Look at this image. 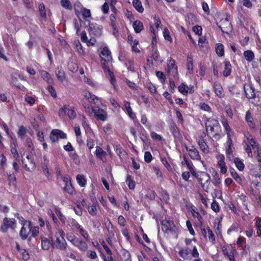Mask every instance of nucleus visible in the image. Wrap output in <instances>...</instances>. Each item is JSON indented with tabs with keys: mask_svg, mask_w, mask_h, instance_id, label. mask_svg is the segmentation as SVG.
Wrapping results in <instances>:
<instances>
[{
	"mask_svg": "<svg viewBox=\"0 0 261 261\" xmlns=\"http://www.w3.org/2000/svg\"><path fill=\"white\" fill-rule=\"evenodd\" d=\"M140 138L142 141L144 147L149 146L150 145V140L148 139L147 133L145 132L140 134Z\"/></svg>",
	"mask_w": 261,
	"mask_h": 261,
	"instance_id": "24",
	"label": "nucleus"
},
{
	"mask_svg": "<svg viewBox=\"0 0 261 261\" xmlns=\"http://www.w3.org/2000/svg\"><path fill=\"white\" fill-rule=\"evenodd\" d=\"M213 89L215 94L219 98H222L224 96L225 94L223 88L219 83L215 82L213 85Z\"/></svg>",
	"mask_w": 261,
	"mask_h": 261,
	"instance_id": "16",
	"label": "nucleus"
},
{
	"mask_svg": "<svg viewBox=\"0 0 261 261\" xmlns=\"http://www.w3.org/2000/svg\"><path fill=\"white\" fill-rule=\"evenodd\" d=\"M21 255H22V258L23 260H28L29 258H30V255H29V253L28 252V251L25 250V249H23L22 250H21V251L20 252H19Z\"/></svg>",
	"mask_w": 261,
	"mask_h": 261,
	"instance_id": "54",
	"label": "nucleus"
},
{
	"mask_svg": "<svg viewBox=\"0 0 261 261\" xmlns=\"http://www.w3.org/2000/svg\"><path fill=\"white\" fill-rule=\"evenodd\" d=\"M87 255L88 257L92 259H94L97 258L96 253L94 251H88Z\"/></svg>",
	"mask_w": 261,
	"mask_h": 261,
	"instance_id": "61",
	"label": "nucleus"
},
{
	"mask_svg": "<svg viewBox=\"0 0 261 261\" xmlns=\"http://www.w3.org/2000/svg\"><path fill=\"white\" fill-rule=\"evenodd\" d=\"M152 156L151 153L149 151H146L144 154V160L147 163H149L151 161Z\"/></svg>",
	"mask_w": 261,
	"mask_h": 261,
	"instance_id": "56",
	"label": "nucleus"
},
{
	"mask_svg": "<svg viewBox=\"0 0 261 261\" xmlns=\"http://www.w3.org/2000/svg\"><path fill=\"white\" fill-rule=\"evenodd\" d=\"M210 178V175L206 172L203 173L198 178L199 182L200 183L203 190L206 192H208L209 189Z\"/></svg>",
	"mask_w": 261,
	"mask_h": 261,
	"instance_id": "10",
	"label": "nucleus"
},
{
	"mask_svg": "<svg viewBox=\"0 0 261 261\" xmlns=\"http://www.w3.org/2000/svg\"><path fill=\"white\" fill-rule=\"evenodd\" d=\"M185 148L186 150L189 152V155L192 159L201 160V157L199 154V152L194 147L192 146L191 148H189V147L186 146Z\"/></svg>",
	"mask_w": 261,
	"mask_h": 261,
	"instance_id": "15",
	"label": "nucleus"
},
{
	"mask_svg": "<svg viewBox=\"0 0 261 261\" xmlns=\"http://www.w3.org/2000/svg\"><path fill=\"white\" fill-rule=\"evenodd\" d=\"M218 26L222 32L225 33H227L231 28V24L230 22H229L227 18L221 19L218 23Z\"/></svg>",
	"mask_w": 261,
	"mask_h": 261,
	"instance_id": "11",
	"label": "nucleus"
},
{
	"mask_svg": "<svg viewBox=\"0 0 261 261\" xmlns=\"http://www.w3.org/2000/svg\"><path fill=\"white\" fill-rule=\"evenodd\" d=\"M79 232L81 235L87 241H89V236L86 230L84 229L83 228H80L79 230Z\"/></svg>",
	"mask_w": 261,
	"mask_h": 261,
	"instance_id": "44",
	"label": "nucleus"
},
{
	"mask_svg": "<svg viewBox=\"0 0 261 261\" xmlns=\"http://www.w3.org/2000/svg\"><path fill=\"white\" fill-rule=\"evenodd\" d=\"M133 26L136 33L141 32L144 28L143 23L139 20L134 21Z\"/></svg>",
	"mask_w": 261,
	"mask_h": 261,
	"instance_id": "22",
	"label": "nucleus"
},
{
	"mask_svg": "<svg viewBox=\"0 0 261 261\" xmlns=\"http://www.w3.org/2000/svg\"><path fill=\"white\" fill-rule=\"evenodd\" d=\"M56 213L57 216L59 217L60 220L63 222L65 223L66 218L62 213L58 209H56Z\"/></svg>",
	"mask_w": 261,
	"mask_h": 261,
	"instance_id": "62",
	"label": "nucleus"
},
{
	"mask_svg": "<svg viewBox=\"0 0 261 261\" xmlns=\"http://www.w3.org/2000/svg\"><path fill=\"white\" fill-rule=\"evenodd\" d=\"M16 224V222L15 219L5 217L3 219V224L1 227L0 230L3 232H6L9 228L14 229Z\"/></svg>",
	"mask_w": 261,
	"mask_h": 261,
	"instance_id": "7",
	"label": "nucleus"
},
{
	"mask_svg": "<svg viewBox=\"0 0 261 261\" xmlns=\"http://www.w3.org/2000/svg\"><path fill=\"white\" fill-rule=\"evenodd\" d=\"M126 181L128 182V186L130 189H134L135 187V181L131 178V176L128 174Z\"/></svg>",
	"mask_w": 261,
	"mask_h": 261,
	"instance_id": "39",
	"label": "nucleus"
},
{
	"mask_svg": "<svg viewBox=\"0 0 261 261\" xmlns=\"http://www.w3.org/2000/svg\"><path fill=\"white\" fill-rule=\"evenodd\" d=\"M211 208L216 213L219 211V206L216 200H213L211 204Z\"/></svg>",
	"mask_w": 261,
	"mask_h": 261,
	"instance_id": "58",
	"label": "nucleus"
},
{
	"mask_svg": "<svg viewBox=\"0 0 261 261\" xmlns=\"http://www.w3.org/2000/svg\"><path fill=\"white\" fill-rule=\"evenodd\" d=\"M81 11L84 17L89 18L91 17V14L89 9L83 8Z\"/></svg>",
	"mask_w": 261,
	"mask_h": 261,
	"instance_id": "45",
	"label": "nucleus"
},
{
	"mask_svg": "<svg viewBox=\"0 0 261 261\" xmlns=\"http://www.w3.org/2000/svg\"><path fill=\"white\" fill-rule=\"evenodd\" d=\"M57 133L55 132V129H53L50 134V139L53 142H55L58 141L59 139L57 136Z\"/></svg>",
	"mask_w": 261,
	"mask_h": 261,
	"instance_id": "47",
	"label": "nucleus"
},
{
	"mask_svg": "<svg viewBox=\"0 0 261 261\" xmlns=\"http://www.w3.org/2000/svg\"><path fill=\"white\" fill-rule=\"evenodd\" d=\"M7 159L2 153H0V164L2 166L3 168L6 165Z\"/></svg>",
	"mask_w": 261,
	"mask_h": 261,
	"instance_id": "60",
	"label": "nucleus"
},
{
	"mask_svg": "<svg viewBox=\"0 0 261 261\" xmlns=\"http://www.w3.org/2000/svg\"><path fill=\"white\" fill-rule=\"evenodd\" d=\"M118 223L121 226H125L126 224V220L122 216H119L118 218Z\"/></svg>",
	"mask_w": 261,
	"mask_h": 261,
	"instance_id": "64",
	"label": "nucleus"
},
{
	"mask_svg": "<svg viewBox=\"0 0 261 261\" xmlns=\"http://www.w3.org/2000/svg\"><path fill=\"white\" fill-rule=\"evenodd\" d=\"M11 152L12 154L13 157L15 159L16 161H19V155L17 151V148L15 147H13V145H11Z\"/></svg>",
	"mask_w": 261,
	"mask_h": 261,
	"instance_id": "36",
	"label": "nucleus"
},
{
	"mask_svg": "<svg viewBox=\"0 0 261 261\" xmlns=\"http://www.w3.org/2000/svg\"><path fill=\"white\" fill-rule=\"evenodd\" d=\"M64 189L66 192L70 194H72L74 191L73 187L72 186L71 183L66 184Z\"/></svg>",
	"mask_w": 261,
	"mask_h": 261,
	"instance_id": "46",
	"label": "nucleus"
},
{
	"mask_svg": "<svg viewBox=\"0 0 261 261\" xmlns=\"http://www.w3.org/2000/svg\"><path fill=\"white\" fill-rule=\"evenodd\" d=\"M230 173H231V176L235 179V180L238 183H240V182L241 181V178L238 175V173L234 169H232L230 170Z\"/></svg>",
	"mask_w": 261,
	"mask_h": 261,
	"instance_id": "42",
	"label": "nucleus"
},
{
	"mask_svg": "<svg viewBox=\"0 0 261 261\" xmlns=\"http://www.w3.org/2000/svg\"><path fill=\"white\" fill-rule=\"evenodd\" d=\"M206 230H207L208 237L210 242L213 243H215V238L214 234L213 233V231L209 227H206Z\"/></svg>",
	"mask_w": 261,
	"mask_h": 261,
	"instance_id": "37",
	"label": "nucleus"
},
{
	"mask_svg": "<svg viewBox=\"0 0 261 261\" xmlns=\"http://www.w3.org/2000/svg\"><path fill=\"white\" fill-rule=\"evenodd\" d=\"M199 146L201 151L204 153H208L210 152L208 146L206 142L203 140L200 139L198 141Z\"/></svg>",
	"mask_w": 261,
	"mask_h": 261,
	"instance_id": "20",
	"label": "nucleus"
},
{
	"mask_svg": "<svg viewBox=\"0 0 261 261\" xmlns=\"http://www.w3.org/2000/svg\"><path fill=\"white\" fill-rule=\"evenodd\" d=\"M88 211L89 214L92 216H94L96 214L97 210L96 206L93 205L89 206Z\"/></svg>",
	"mask_w": 261,
	"mask_h": 261,
	"instance_id": "53",
	"label": "nucleus"
},
{
	"mask_svg": "<svg viewBox=\"0 0 261 261\" xmlns=\"http://www.w3.org/2000/svg\"><path fill=\"white\" fill-rule=\"evenodd\" d=\"M164 38L168 41H171L172 38L170 35V32L167 28H165L163 31Z\"/></svg>",
	"mask_w": 261,
	"mask_h": 261,
	"instance_id": "48",
	"label": "nucleus"
},
{
	"mask_svg": "<svg viewBox=\"0 0 261 261\" xmlns=\"http://www.w3.org/2000/svg\"><path fill=\"white\" fill-rule=\"evenodd\" d=\"M216 51L219 56H223L224 55V46L222 44H218L216 47Z\"/></svg>",
	"mask_w": 261,
	"mask_h": 261,
	"instance_id": "32",
	"label": "nucleus"
},
{
	"mask_svg": "<svg viewBox=\"0 0 261 261\" xmlns=\"http://www.w3.org/2000/svg\"><path fill=\"white\" fill-rule=\"evenodd\" d=\"M69 241L82 252L86 251L88 249V245L86 242L80 238L74 237L71 239H69Z\"/></svg>",
	"mask_w": 261,
	"mask_h": 261,
	"instance_id": "8",
	"label": "nucleus"
},
{
	"mask_svg": "<svg viewBox=\"0 0 261 261\" xmlns=\"http://www.w3.org/2000/svg\"><path fill=\"white\" fill-rule=\"evenodd\" d=\"M75 44L77 51L79 53V54H82L84 53V50L83 49V46L81 43L79 41H77L75 42Z\"/></svg>",
	"mask_w": 261,
	"mask_h": 261,
	"instance_id": "63",
	"label": "nucleus"
},
{
	"mask_svg": "<svg viewBox=\"0 0 261 261\" xmlns=\"http://www.w3.org/2000/svg\"><path fill=\"white\" fill-rule=\"evenodd\" d=\"M57 231L56 232V240L53 242V248H56L61 251H65L67 249L68 245L64 238V231L62 228H57Z\"/></svg>",
	"mask_w": 261,
	"mask_h": 261,
	"instance_id": "2",
	"label": "nucleus"
},
{
	"mask_svg": "<svg viewBox=\"0 0 261 261\" xmlns=\"http://www.w3.org/2000/svg\"><path fill=\"white\" fill-rule=\"evenodd\" d=\"M236 167L240 171H242L244 169V165L243 163L238 158L234 160Z\"/></svg>",
	"mask_w": 261,
	"mask_h": 261,
	"instance_id": "31",
	"label": "nucleus"
},
{
	"mask_svg": "<svg viewBox=\"0 0 261 261\" xmlns=\"http://www.w3.org/2000/svg\"><path fill=\"white\" fill-rule=\"evenodd\" d=\"M39 11L41 17L45 19L46 17V11L45 6L43 3H40L39 5Z\"/></svg>",
	"mask_w": 261,
	"mask_h": 261,
	"instance_id": "29",
	"label": "nucleus"
},
{
	"mask_svg": "<svg viewBox=\"0 0 261 261\" xmlns=\"http://www.w3.org/2000/svg\"><path fill=\"white\" fill-rule=\"evenodd\" d=\"M244 56L245 57V59L247 61L250 62L254 58V54L251 50H247L244 51Z\"/></svg>",
	"mask_w": 261,
	"mask_h": 261,
	"instance_id": "30",
	"label": "nucleus"
},
{
	"mask_svg": "<svg viewBox=\"0 0 261 261\" xmlns=\"http://www.w3.org/2000/svg\"><path fill=\"white\" fill-rule=\"evenodd\" d=\"M55 132L57 133L58 139H65L67 137L66 134H65L63 131L59 129H55Z\"/></svg>",
	"mask_w": 261,
	"mask_h": 261,
	"instance_id": "52",
	"label": "nucleus"
},
{
	"mask_svg": "<svg viewBox=\"0 0 261 261\" xmlns=\"http://www.w3.org/2000/svg\"><path fill=\"white\" fill-rule=\"evenodd\" d=\"M87 146L90 150L92 149L94 146V140L89 137L87 140Z\"/></svg>",
	"mask_w": 261,
	"mask_h": 261,
	"instance_id": "55",
	"label": "nucleus"
},
{
	"mask_svg": "<svg viewBox=\"0 0 261 261\" xmlns=\"http://www.w3.org/2000/svg\"><path fill=\"white\" fill-rule=\"evenodd\" d=\"M124 107L129 117L131 118L134 119L136 117V116L135 114L132 111V108L130 106V103L128 101H125Z\"/></svg>",
	"mask_w": 261,
	"mask_h": 261,
	"instance_id": "28",
	"label": "nucleus"
},
{
	"mask_svg": "<svg viewBox=\"0 0 261 261\" xmlns=\"http://www.w3.org/2000/svg\"><path fill=\"white\" fill-rule=\"evenodd\" d=\"M27 133V129L24 127V126L21 125L19 127V129L17 133L18 136L21 138V139H23L24 138V135H25Z\"/></svg>",
	"mask_w": 261,
	"mask_h": 261,
	"instance_id": "35",
	"label": "nucleus"
},
{
	"mask_svg": "<svg viewBox=\"0 0 261 261\" xmlns=\"http://www.w3.org/2000/svg\"><path fill=\"white\" fill-rule=\"evenodd\" d=\"M41 75L48 84H51L53 83V79L50 77V74L47 71H42L41 72Z\"/></svg>",
	"mask_w": 261,
	"mask_h": 261,
	"instance_id": "27",
	"label": "nucleus"
},
{
	"mask_svg": "<svg viewBox=\"0 0 261 261\" xmlns=\"http://www.w3.org/2000/svg\"><path fill=\"white\" fill-rule=\"evenodd\" d=\"M205 127L207 133L210 130L211 133L217 131L219 127L218 121L214 118H208L205 121Z\"/></svg>",
	"mask_w": 261,
	"mask_h": 261,
	"instance_id": "6",
	"label": "nucleus"
},
{
	"mask_svg": "<svg viewBox=\"0 0 261 261\" xmlns=\"http://www.w3.org/2000/svg\"><path fill=\"white\" fill-rule=\"evenodd\" d=\"M167 66L168 69L170 70L172 69L177 70V66L175 65V62L174 60H170L168 61Z\"/></svg>",
	"mask_w": 261,
	"mask_h": 261,
	"instance_id": "41",
	"label": "nucleus"
},
{
	"mask_svg": "<svg viewBox=\"0 0 261 261\" xmlns=\"http://www.w3.org/2000/svg\"><path fill=\"white\" fill-rule=\"evenodd\" d=\"M244 90L246 97L250 99L255 98V89L251 85H249L246 88L244 87Z\"/></svg>",
	"mask_w": 261,
	"mask_h": 261,
	"instance_id": "18",
	"label": "nucleus"
},
{
	"mask_svg": "<svg viewBox=\"0 0 261 261\" xmlns=\"http://www.w3.org/2000/svg\"><path fill=\"white\" fill-rule=\"evenodd\" d=\"M76 180L79 185L82 187H84L86 185L87 180L85 176L83 174H78L76 176Z\"/></svg>",
	"mask_w": 261,
	"mask_h": 261,
	"instance_id": "25",
	"label": "nucleus"
},
{
	"mask_svg": "<svg viewBox=\"0 0 261 261\" xmlns=\"http://www.w3.org/2000/svg\"><path fill=\"white\" fill-rule=\"evenodd\" d=\"M47 90L50 94L52 97L56 98L57 97V93L55 89L52 86H48L47 87Z\"/></svg>",
	"mask_w": 261,
	"mask_h": 261,
	"instance_id": "57",
	"label": "nucleus"
},
{
	"mask_svg": "<svg viewBox=\"0 0 261 261\" xmlns=\"http://www.w3.org/2000/svg\"><path fill=\"white\" fill-rule=\"evenodd\" d=\"M213 184L216 187L221 184V180L217 172H215L213 175Z\"/></svg>",
	"mask_w": 261,
	"mask_h": 261,
	"instance_id": "38",
	"label": "nucleus"
},
{
	"mask_svg": "<svg viewBox=\"0 0 261 261\" xmlns=\"http://www.w3.org/2000/svg\"><path fill=\"white\" fill-rule=\"evenodd\" d=\"M56 75L58 80L62 84L66 83L67 79L65 72L61 68L57 67L56 69Z\"/></svg>",
	"mask_w": 261,
	"mask_h": 261,
	"instance_id": "17",
	"label": "nucleus"
},
{
	"mask_svg": "<svg viewBox=\"0 0 261 261\" xmlns=\"http://www.w3.org/2000/svg\"><path fill=\"white\" fill-rule=\"evenodd\" d=\"M86 25H89L88 31L91 35L98 37L100 36L102 33V27L96 23L90 24L89 20H86L84 22Z\"/></svg>",
	"mask_w": 261,
	"mask_h": 261,
	"instance_id": "4",
	"label": "nucleus"
},
{
	"mask_svg": "<svg viewBox=\"0 0 261 261\" xmlns=\"http://www.w3.org/2000/svg\"><path fill=\"white\" fill-rule=\"evenodd\" d=\"M94 113L95 117L98 120L101 121H105L107 117V114L106 112L98 108L93 109L92 110Z\"/></svg>",
	"mask_w": 261,
	"mask_h": 261,
	"instance_id": "13",
	"label": "nucleus"
},
{
	"mask_svg": "<svg viewBox=\"0 0 261 261\" xmlns=\"http://www.w3.org/2000/svg\"><path fill=\"white\" fill-rule=\"evenodd\" d=\"M222 124L226 132L227 137L228 135H232V133L231 132V128L228 124V123L227 120H224L222 121Z\"/></svg>",
	"mask_w": 261,
	"mask_h": 261,
	"instance_id": "34",
	"label": "nucleus"
},
{
	"mask_svg": "<svg viewBox=\"0 0 261 261\" xmlns=\"http://www.w3.org/2000/svg\"><path fill=\"white\" fill-rule=\"evenodd\" d=\"M178 90L181 93H187L188 92V87L182 83L178 87Z\"/></svg>",
	"mask_w": 261,
	"mask_h": 261,
	"instance_id": "50",
	"label": "nucleus"
},
{
	"mask_svg": "<svg viewBox=\"0 0 261 261\" xmlns=\"http://www.w3.org/2000/svg\"><path fill=\"white\" fill-rule=\"evenodd\" d=\"M22 227L19 232L20 236L22 240L28 238L31 230V222L24 220L22 222Z\"/></svg>",
	"mask_w": 261,
	"mask_h": 261,
	"instance_id": "5",
	"label": "nucleus"
},
{
	"mask_svg": "<svg viewBox=\"0 0 261 261\" xmlns=\"http://www.w3.org/2000/svg\"><path fill=\"white\" fill-rule=\"evenodd\" d=\"M150 136L152 138V139H153L154 140L162 141L163 139V138L160 135H158L154 132H151Z\"/></svg>",
	"mask_w": 261,
	"mask_h": 261,
	"instance_id": "49",
	"label": "nucleus"
},
{
	"mask_svg": "<svg viewBox=\"0 0 261 261\" xmlns=\"http://www.w3.org/2000/svg\"><path fill=\"white\" fill-rule=\"evenodd\" d=\"M8 179L11 185H15L16 183V177L14 173H8Z\"/></svg>",
	"mask_w": 261,
	"mask_h": 261,
	"instance_id": "40",
	"label": "nucleus"
},
{
	"mask_svg": "<svg viewBox=\"0 0 261 261\" xmlns=\"http://www.w3.org/2000/svg\"><path fill=\"white\" fill-rule=\"evenodd\" d=\"M49 238L43 236L41 237V247L44 250H49L50 247L53 248V238L52 232L48 235Z\"/></svg>",
	"mask_w": 261,
	"mask_h": 261,
	"instance_id": "9",
	"label": "nucleus"
},
{
	"mask_svg": "<svg viewBox=\"0 0 261 261\" xmlns=\"http://www.w3.org/2000/svg\"><path fill=\"white\" fill-rule=\"evenodd\" d=\"M156 75L161 80L162 83L164 84L165 83V76L163 72L160 71H156Z\"/></svg>",
	"mask_w": 261,
	"mask_h": 261,
	"instance_id": "51",
	"label": "nucleus"
},
{
	"mask_svg": "<svg viewBox=\"0 0 261 261\" xmlns=\"http://www.w3.org/2000/svg\"><path fill=\"white\" fill-rule=\"evenodd\" d=\"M224 69L223 72V74L224 76L227 77L230 74L231 71V65L229 62L225 61L224 62Z\"/></svg>",
	"mask_w": 261,
	"mask_h": 261,
	"instance_id": "23",
	"label": "nucleus"
},
{
	"mask_svg": "<svg viewBox=\"0 0 261 261\" xmlns=\"http://www.w3.org/2000/svg\"><path fill=\"white\" fill-rule=\"evenodd\" d=\"M231 137L232 135H229L227 137L226 153L227 157L229 159L232 157L233 148H234Z\"/></svg>",
	"mask_w": 261,
	"mask_h": 261,
	"instance_id": "14",
	"label": "nucleus"
},
{
	"mask_svg": "<svg viewBox=\"0 0 261 261\" xmlns=\"http://www.w3.org/2000/svg\"><path fill=\"white\" fill-rule=\"evenodd\" d=\"M189 254V251L187 249H182L179 251V255L184 259L186 258Z\"/></svg>",
	"mask_w": 261,
	"mask_h": 261,
	"instance_id": "59",
	"label": "nucleus"
},
{
	"mask_svg": "<svg viewBox=\"0 0 261 261\" xmlns=\"http://www.w3.org/2000/svg\"><path fill=\"white\" fill-rule=\"evenodd\" d=\"M66 114L70 119H74L76 117V113L74 109L69 105H64L59 111V116L60 117H64Z\"/></svg>",
	"mask_w": 261,
	"mask_h": 261,
	"instance_id": "3",
	"label": "nucleus"
},
{
	"mask_svg": "<svg viewBox=\"0 0 261 261\" xmlns=\"http://www.w3.org/2000/svg\"><path fill=\"white\" fill-rule=\"evenodd\" d=\"M27 158L28 159V160L30 162V163H29V165H28L27 164H24V159L22 160V163L23 164H24V169L27 171H31L32 170H34V169L35 168V163L33 162V161L32 160H30V158H29V156L28 155L27 156Z\"/></svg>",
	"mask_w": 261,
	"mask_h": 261,
	"instance_id": "21",
	"label": "nucleus"
},
{
	"mask_svg": "<svg viewBox=\"0 0 261 261\" xmlns=\"http://www.w3.org/2000/svg\"><path fill=\"white\" fill-rule=\"evenodd\" d=\"M32 233L31 236L33 237H36L39 233V227L37 226H33L31 224V230Z\"/></svg>",
	"mask_w": 261,
	"mask_h": 261,
	"instance_id": "43",
	"label": "nucleus"
},
{
	"mask_svg": "<svg viewBox=\"0 0 261 261\" xmlns=\"http://www.w3.org/2000/svg\"><path fill=\"white\" fill-rule=\"evenodd\" d=\"M162 230L168 233L169 231H173L175 230V225L174 223L170 220H164L162 222Z\"/></svg>",
	"mask_w": 261,
	"mask_h": 261,
	"instance_id": "12",
	"label": "nucleus"
},
{
	"mask_svg": "<svg viewBox=\"0 0 261 261\" xmlns=\"http://www.w3.org/2000/svg\"><path fill=\"white\" fill-rule=\"evenodd\" d=\"M61 4L63 8L66 9L71 10L72 8L69 0H61Z\"/></svg>",
	"mask_w": 261,
	"mask_h": 261,
	"instance_id": "33",
	"label": "nucleus"
},
{
	"mask_svg": "<svg viewBox=\"0 0 261 261\" xmlns=\"http://www.w3.org/2000/svg\"><path fill=\"white\" fill-rule=\"evenodd\" d=\"M100 57L101 58V62L102 67L105 72H108L110 74L111 77V83L113 84L114 74L110 71L109 66L111 64V61L112 59L111 54L108 48L107 47H103L100 54Z\"/></svg>",
	"mask_w": 261,
	"mask_h": 261,
	"instance_id": "1",
	"label": "nucleus"
},
{
	"mask_svg": "<svg viewBox=\"0 0 261 261\" xmlns=\"http://www.w3.org/2000/svg\"><path fill=\"white\" fill-rule=\"evenodd\" d=\"M133 5L135 8L139 12L143 13L144 8H143L142 3L140 0H133Z\"/></svg>",
	"mask_w": 261,
	"mask_h": 261,
	"instance_id": "26",
	"label": "nucleus"
},
{
	"mask_svg": "<svg viewBox=\"0 0 261 261\" xmlns=\"http://www.w3.org/2000/svg\"><path fill=\"white\" fill-rule=\"evenodd\" d=\"M95 154L96 156L100 158L103 162H106V156L107 153L100 147L96 146Z\"/></svg>",
	"mask_w": 261,
	"mask_h": 261,
	"instance_id": "19",
	"label": "nucleus"
}]
</instances>
